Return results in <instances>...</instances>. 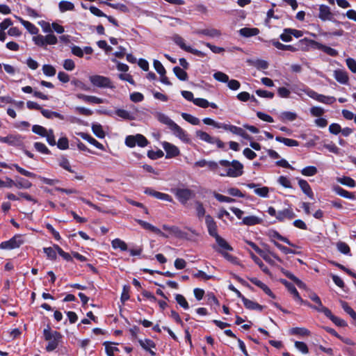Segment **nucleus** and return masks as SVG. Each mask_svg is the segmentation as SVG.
I'll return each mask as SVG.
<instances>
[{
  "label": "nucleus",
  "instance_id": "nucleus-1",
  "mask_svg": "<svg viewBox=\"0 0 356 356\" xmlns=\"http://www.w3.org/2000/svg\"><path fill=\"white\" fill-rule=\"evenodd\" d=\"M219 164L225 168L222 172L218 170V175L221 177H237L243 173V165L237 160H233L232 162L220 160Z\"/></svg>",
  "mask_w": 356,
  "mask_h": 356
},
{
  "label": "nucleus",
  "instance_id": "nucleus-2",
  "mask_svg": "<svg viewBox=\"0 0 356 356\" xmlns=\"http://www.w3.org/2000/svg\"><path fill=\"white\" fill-rule=\"evenodd\" d=\"M43 335L44 339L48 341L46 346L47 352H51L58 348L62 339V334L59 332L51 330L49 327H47L44 330Z\"/></svg>",
  "mask_w": 356,
  "mask_h": 356
},
{
  "label": "nucleus",
  "instance_id": "nucleus-3",
  "mask_svg": "<svg viewBox=\"0 0 356 356\" xmlns=\"http://www.w3.org/2000/svg\"><path fill=\"white\" fill-rule=\"evenodd\" d=\"M302 90L309 97L318 101V102L330 105L336 102V98L334 97L318 94L309 88H304Z\"/></svg>",
  "mask_w": 356,
  "mask_h": 356
},
{
  "label": "nucleus",
  "instance_id": "nucleus-4",
  "mask_svg": "<svg viewBox=\"0 0 356 356\" xmlns=\"http://www.w3.org/2000/svg\"><path fill=\"white\" fill-rule=\"evenodd\" d=\"M89 79L94 86L104 88H115V86L108 77L101 75H92L89 77Z\"/></svg>",
  "mask_w": 356,
  "mask_h": 356
},
{
  "label": "nucleus",
  "instance_id": "nucleus-5",
  "mask_svg": "<svg viewBox=\"0 0 356 356\" xmlns=\"http://www.w3.org/2000/svg\"><path fill=\"white\" fill-rule=\"evenodd\" d=\"M125 144L129 147H134L136 145L144 147L148 145V140L142 134H138L135 136H128L125 138Z\"/></svg>",
  "mask_w": 356,
  "mask_h": 356
},
{
  "label": "nucleus",
  "instance_id": "nucleus-6",
  "mask_svg": "<svg viewBox=\"0 0 356 356\" xmlns=\"http://www.w3.org/2000/svg\"><path fill=\"white\" fill-rule=\"evenodd\" d=\"M24 243V241L23 240L22 236L20 234H16L10 240L1 242L0 243V248L13 250L19 248Z\"/></svg>",
  "mask_w": 356,
  "mask_h": 356
},
{
  "label": "nucleus",
  "instance_id": "nucleus-7",
  "mask_svg": "<svg viewBox=\"0 0 356 356\" xmlns=\"http://www.w3.org/2000/svg\"><path fill=\"white\" fill-rule=\"evenodd\" d=\"M173 41L181 49H183L187 52L191 53V54H193L195 56H197L199 57H204L206 56V54L204 52L199 51L197 49H193V48L191 47L190 46H187L185 44L184 39L178 35H175L173 36Z\"/></svg>",
  "mask_w": 356,
  "mask_h": 356
},
{
  "label": "nucleus",
  "instance_id": "nucleus-8",
  "mask_svg": "<svg viewBox=\"0 0 356 356\" xmlns=\"http://www.w3.org/2000/svg\"><path fill=\"white\" fill-rule=\"evenodd\" d=\"M175 195L178 200L182 204H185L186 202L195 196L194 191L189 188H178L175 190Z\"/></svg>",
  "mask_w": 356,
  "mask_h": 356
},
{
  "label": "nucleus",
  "instance_id": "nucleus-9",
  "mask_svg": "<svg viewBox=\"0 0 356 356\" xmlns=\"http://www.w3.org/2000/svg\"><path fill=\"white\" fill-rule=\"evenodd\" d=\"M304 42H307L311 44L316 45L318 49L323 51V52L326 53L329 56H337L338 55V51L336 49H334L330 47L320 44L314 40H307L305 38L303 40H300L299 41L300 43H302Z\"/></svg>",
  "mask_w": 356,
  "mask_h": 356
},
{
  "label": "nucleus",
  "instance_id": "nucleus-10",
  "mask_svg": "<svg viewBox=\"0 0 356 356\" xmlns=\"http://www.w3.org/2000/svg\"><path fill=\"white\" fill-rule=\"evenodd\" d=\"M220 129H223L226 131H229L234 134L241 136L242 138L250 140L251 137L241 127L232 125L222 123L220 125Z\"/></svg>",
  "mask_w": 356,
  "mask_h": 356
},
{
  "label": "nucleus",
  "instance_id": "nucleus-11",
  "mask_svg": "<svg viewBox=\"0 0 356 356\" xmlns=\"http://www.w3.org/2000/svg\"><path fill=\"white\" fill-rule=\"evenodd\" d=\"M0 142L11 146H20L22 145V137L19 134H9L7 136H0Z\"/></svg>",
  "mask_w": 356,
  "mask_h": 356
},
{
  "label": "nucleus",
  "instance_id": "nucleus-12",
  "mask_svg": "<svg viewBox=\"0 0 356 356\" xmlns=\"http://www.w3.org/2000/svg\"><path fill=\"white\" fill-rule=\"evenodd\" d=\"M170 130L172 131L175 136L179 138L184 143H189L191 142L189 135L177 124L175 123L170 128Z\"/></svg>",
  "mask_w": 356,
  "mask_h": 356
},
{
  "label": "nucleus",
  "instance_id": "nucleus-13",
  "mask_svg": "<svg viewBox=\"0 0 356 356\" xmlns=\"http://www.w3.org/2000/svg\"><path fill=\"white\" fill-rule=\"evenodd\" d=\"M205 222L209 235L213 236L214 238L218 236L219 235L217 232L218 227L216 222L214 221L213 218L210 215L206 216Z\"/></svg>",
  "mask_w": 356,
  "mask_h": 356
},
{
  "label": "nucleus",
  "instance_id": "nucleus-14",
  "mask_svg": "<svg viewBox=\"0 0 356 356\" xmlns=\"http://www.w3.org/2000/svg\"><path fill=\"white\" fill-rule=\"evenodd\" d=\"M318 17L322 21H333L334 14L331 12L329 6L321 5L319 6Z\"/></svg>",
  "mask_w": 356,
  "mask_h": 356
},
{
  "label": "nucleus",
  "instance_id": "nucleus-15",
  "mask_svg": "<svg viewBox=\"0 0 356 356\" xmlns=\"http://www.w3.org/2000/svg\"><path fill=\"white\" fill-rule=\"evenodd\" d=\"M136 222L145 229L154 232L162 237L168 238V236L161 232L159 228L143 220H136Z\"/></svg>",
  "mask_w": 356,
  "mask_h": 356
},
{
  "label": "nucleus",
  "instance_id": "nucleus-16",
  "mask_svg": "<svg viewBox=\"0 0 356 356\" xmlns=\"http://www.w3.org/2000/svg\"><path fill=\"white\" fill-rule=\"evenodd\" d=\"M144 193L146 195L153 196L155 198L159 199V200H165V201H168V202L172 201V197L170 195H169L168 194L156 191L151 188H146L144 191Z\"/></svg>",
  "mask_w": 356,
  "mask_h": 356
},
{
  "label": "nucleus",
  "instance_id": "nucleus-17",
  "mask_svg": "<svg viewBox=\"0 0 356 356\" xmlns=\"http://www.w3.org/2000/svg\"><path fill=\"white\" fill-rule=\"evenodd\" d=\"M89 10H90V13L92 14H93L94 15H95L97 17H106V18H107L108 22H111V24H113L115 26H117V27L119 26V24H118V21L115 18H113L112 16L106 15L98 8H97L94 6H90Z\"/></svg>",
  "mask_w": 356,
  "mask_h": 356
},
{
  "label": "nucleus",
  "instance_id": "nucleus-18",
  "mask_svg": "<svg viewBox=\"0 0 356 356\" xmlns=\"http://www.w3.org/2000/svg\"><path fill=\"white\" fill-rule=\"evenodd\" d=\"M162 146L166 152V158L175 157L180 153L177 147L168 142H163Z\"/></svg>",
  "mask_w": 356,
  "mask_h": 356
},
{
  "label": "nucleus",
  "instance_id": "nucleus-19",
  "mask_svg": "<svg viewBox=\"0 0 356 356\" xmlns=\"http://www.w3.org/2000/svg\"><path fill=\"white\" fill-rule=\"evenodd\" d=\"M295 217L296 214L290 206L282 211H279L277 212V216H276V218L281 222L286 219L291 220Z\"/></svg>",
  "mask_w": 356,
  "mask_h": 356
},
{
  "label": "nucleus",
  "instance_id": "nucleus-20",
  "mask_svg": "<svg viewBox=\"0 0 356 356\" xmlns=\"http://www.w3.org/2000/svg\"><path fill=\"white\" fill-rule=\"evenodd\" d=\"M195 167L204 168L207 166L210 170L216 172L218 173V170L219 169L218 164L217 162L213 161H207L205 159H202L198 161H196L194 163Z\"/></svg>",
  "mask_w": 356,
  "mask_h": 356
},
{
  "label": "nucleus",
  "instance_id": "nucleus-21",
  "mask_svg": "<svg viewBox=\"0 0 356 356\" xmlns=\"http://www.w3.org/2000/svg\"><path fill=\"white\" fill-rule=\"evenodd\" d=\"M76 97L83 100L86 103L99 104L104 103V99L95 96L86 95L84 94L79 93L76 95Z\"/></svg>",
  "mask_w": 356,
  "mask_h": 356
},
{
  "label": "nucleus",
  "instance_id": "nucleus-22",
  "mask_svg": "<svg viewBox=\"0 0 356 356\" xmlns=\"http://www.w3.org/2000/svg\"><path fill=\"white\" fill-rule=\"evenodd\" d=\"M79 135L81 136V138H83V140L88 141L89 143H90L91 145H94L97 149H101V150H104V145L102 143H99L96 139L92 138L88 134L84 133V132H81V133L79 134Z\"/></svg>",
  "mask_w": 356,
  "mask_h": 356
},
{
  "label": "nucleus",
  "instance_id": "nucleus-23",
  "mask_svg": "<svg viewBox=\"0 0 356 356\" xmlns=\"http://www.w3.org/2000/svg\"><path fill=\"white\" fill-rule=\"evenodd\" d=\"M245 307L250 310L262 311L264 307L256 302L246 298L245 296L241 299Z\"/></svg>",
  "mask_w": 356,
  "mask_h": 356
},
{
  "label": "nucleus",
  "instance_id": "nucleus-24",
  "mask_svg": "<svg viewBox=\"0 0 356 356\" xmlns=\"http://www.w3.org/2000/svg\"><path fill=\"white\" fill-rule=\"evenodd\" d=\"M298 185L306 195H307L311 199H314V193L311 186L306 180L302 179H299Z\"/></svg>",
  "mask_w": 356,
  "mask_h": 356
},
{
  "label": "nucleus",
  "instance_id": "nucleus-25",
  "mask_svg": "<svg viewBox=\"0 0 356 356\" xmlns=\"http://www.w3.org/2000/svg\"><path fill=\"white\" fill-rule=\"evenodd\" d=\"M15 17L20 22V23L26 29V30L33 35L38 33V29L32 23L29 21L23 19L20 17L15 16Z\"/></svg>",
  "mask_w": 356,
  "mask_h": 356
},
{
  "label": "nucleus",
  "instance_id": "nucleus-26",
  "mask_svg": "<svg viewBox=\"0 0 356 356\" xmlns=\"http://www.w3.org/2000/svg\"><path fill=\"white\" fill-rule=\"evenodd\" d=\"M334 79L342 84H346L348 82V76L346 72L341 70H337L334 72Z\"/></svg>",
  "mask_w": 356,
  "mask_h": 356
},
{
  "label": "nucleus",
  "instance_id": "nucleus-27",
  "mask_svg": "<svg viewBox=\"0 0 356 356\" xmlns=\"http://www.w3.org/2000/svg\"><path fill=\"white\" fill-rule=\"evenodd\" d=\"M238 32L241 36L249 38L258 35L259 33V30L257 28L244 27L241 29Z\"/></svg>",
  "mask_w": 356,
  "mask_h": 356
},
{
  "label": "nucleus",
  "instance_id": "nucleus-28",
  "mask_svg": "<svg viewBox=\"0 0 356 356\" xmlns=\"http://www.w3.org/2000/svg\"><path fill=\"white\" fill-rule=\"evenodd\" d=\"M272 44L274 47H275L277 49H278L280 50L290 51L291 52H296V51H298V49L293 47V45L284 44L280 42L279 41L273 40Z\"/></svg>",
  "mask_w": 356,
  "mask_h": 356
},
{
  "label": "nucleus",
  "instance_id": "nucleus-29",
  "mask_svg": "<svg viewBox=\"0 0 356 356\" xmlns=\"http://www.w3.org/2000/svg\"><path fill=\"white\" fill-rule=\"evenodd\" d=\"M40 112L44 118H48V119H52L54 118H57L62 120H65L64 115H61L59 113L55 112V111H50L48 109H44L42 108Z\"/></svg>",
  "mask_w": 356,
  "mask_h": 356
},
{
  "label": "nucleus",
  "instance_id": "nucleus-30",
  "mask_svg": "<svg viewBox=\"0 0 356 356\" xmlns=\"http://www.w3.org/2000/svg\"><path fill=\"white\" fill-rule=\"evenodd\" d=\"M261 222V218L254 216H250L243 218L241 223L248 226H253L260 224Z\"/></svg>",
  "mask_w": 356,
  "mask_h": 356
},
{
  "label": "nucleus",
  "instance_id": "nucleus-31",
  "mask_svg": "<svg viewBox=\"0 0 356 356\" xmlns=\"http://www.w3.org/2000/svg\"><path fill=\"white\" fill-rule=\"evenodd\" d=\"M197 33L207 35L211 38L219 37L221 35V32L216 29H205L199 30Z\"/></svg>",
  "mask_w": 356,
  "mask_h": 356
},
{
  "label": "nucleus",
  "instance_id": "nucleus-32",
  "mask_svg": "<svg viewBox=\"0 0 356 356\" xmlns=\"http://www.w3.org/2000/svg\"><path fill=\"white\" fill-rule=\"evenodd\" d=\"M195 135L197 138H199L201 140L207 142L209 144H213V140L215 137L211 136L209 134L205 131L197 130L195 132Z\"/></svg>",
  "mask_w": 356,
  "mask_h": 356
},
{
  "label": "nucleus",
  "instance_id": "nucleus-33",
  "mask_svg": "<svg viewBox=\"0 0 356 356\" xmlns=\"http://www.w3.org/2000/svg\"><path fill=\"white\" fill-rule=\"evenodd\" d=\"M279 118L284 122L286 121L292 122L297 118V114L291 111H284L280 113Z\"/></svg>",
  "mask_w": 356,
  "mask_h": 356
},
{
  "label": "nucleus",
  "instance_id": "nucleus-34",
  "mask_svg": "<svg viewBox=\"0 0 356 356\" xmlns=\"http://www.w3.org/2000/svg\"><path fill=\"white\" fill-rule=\"evenodd\" d=\"M14 186L17 188H30L32 186V184L27 179L22 177H19L14 181Z\"/></svg>",
  "mask_w": 356,
  "mask_h": 356
},
{
  "label": "nucleus",
  "instance_id": "nucleus-35",
  "mask_svg": "<svg viewBox=\"0 0 356 356\" xmlns=\"http://www.w3.org/2000/svg\"><path fill=\"white\" fill-rule=\"evenodd\" d=\"M100 3H104L112 8L118 10L122 13H127L129 12V8L125 5L122 3H111L107 1H100Z\"/></svg>",
  "mask_w": 356,
  "mask_h": 356
},
{
  "label": "nucleus",
  "instance_id": "nucleus-36",
  "mask_svg": "<svg viewBox=\"0 0 356 356\" xmlns=\"http://www.w3.org/2000/svg\"><path fill=\"white\" fill-rule=\"evenodd\" d=\"M282 282L287 288L289 291L293 296V297L296 300H300V296L298 290L296 289V288L295 287V286L293 284L289 282L286 280H283V281H282Z\"/></svg>",
  "mask_w": 356,
  "mask_h": 356
},
{
  "label": "nucleus",
  "instance_id": "nucleus-37",
  "mask_svg": "<svg viewBox=\"0 0 356 356\" xmlns=\"http://www.w3.org/2000/svg\"><path fill=\"white\" fill-rule=\"evenodd\" d=\"M275 140L278 142L284 143L288 147H297L299 145L298 141L291 138L276 136Z\"/></svg>",
  "mask_w": 356,
  "mask_h": 356
},
{
  "label": "nucleus",
  "instance_id": "nucleus-38",
  "mask_svg": "<svg viewBox=\"0 0 356 356\" xmlns=\"http://www.w3.org/2000/svg\"><path fill=\"white\" fill-rule=\"evenodd\" d=\"M173 72L176 76L181 81H186L188 79V74L184 70V69H181L179 66H175L173 67Z\"/></svg>",
  "mask_w": 356,
  "mask_h": 356
},
{
  "label": "nucleus",
  "instance_id": "nucleus-39",
  "mask_svg": "<svg viewBox=\"0 0 356 356\" xmlns=\"http://www.w3.org/2000/svg\"><path fill=\"white\" fill-rule=\"evenodd\" d=\"M58 8L61 13H64L68 10H74V5L72 2L67 1H61L58 3Z\"/></svg>",
  "mask_w": 356,
  "mask_h": 356
},
{
  "label": "nucleus",
  "instance_id": "nucleus-40",
  "mask_svg": "<svg viewBox=\"0 0 356 356\" xmlns=\"http://www.w3.org/2000/svg\"><path fill=\"white\" fill-rule=\"evenodd\" d=\"M111 245H112L113 248H114V249L119 248L122 251H127L128 250L127 243L124 241H122L120 238H115V239L113 240L111 242Z\"/></svg>",
  "mask_w": 356,
  "mask_h": 356
},
{
  "label": "nucleus",
  "instance_id": "nucleus-41",
  "mask_svg": "<svg viewBox=\"0 0 356 356\" xmlns=\"http://www.w3.org/2000/svg\"><path fill=\"white\" fill-rule=\"evenodd\" d=\"M343 309L349 314L354 321V324L356 326V312L348 305V302L345 301L341 302Z\"/></svg>",
  "mask_w": 356,
  "mask_h": 356
},
{
  "label": "nucleus",
  "instance_id": "nucleus-42",
  "mask_svg": "<svg viewBox=\"0 0 356 356\" xmlns=\"http://www.w3.org/2000/svg\"><path fill=\"white\" fill-rule=\"evenodd\" d=\"M343 309L349 314L354 321V324L356 326V312L348 305V302L345 301L341 302Z\"/></svg>",
  "mask_w": 356,
  "mask_h": 356
},
{
  "label": "nucleus",
  "instance_id": "nucleus-43",
  "mask_svg": "<svg viewBox=\"0 0 356 356\" xmlns=\"http://www.w3.org/2000/svg\"><path fill=\"white\" fill-rule=\"evenodd\" d=\"M343 309L349 314L354 321V324L356 326V312L348 305V302L345 301L341 302Z\"/></svg>",
  "mask_w": 356,
  "mask_h": 356
},
{
  "label": "nucleus",
  "instance_id": "nucleus-44",
  "mask_svg": "<svg viewBox=\"0 0 356 356\" xmlns=\"http://www.w3.org/2000/svg\"><path fill=\"white\" fill-rule=\"evenodd\" d=\"M292 335L309 336L310 331L305 327H293L289 331Z\"/></svg>",
  "mask_w": 356,
  "mask_h": 356
},
{
  "label": "nucleus",
  "instance_id": "nucleus-45",
  "mask_svg": "<svg viewBox=\"0 0 356 356\" xmlns=\"http://www.w3.org/2000/svg\"><path fill=\"white\" fill-rule=\"evenodd\" d=\"M337 181L340 184L353 188L356 186L355 181L350 177L343 176L342 177H338Z\"/></svg>",
  "mask_w": 356,
  "mask_h": 356
},
{
  "label": "nucleus",
  "instance_id": "nucleus-46",
  "mask_svg": "<svg viewBox=\"0 0 356 356\" xmlns=\"http://www.w3.org/2000/svg\"><path fill=\"white\" fill-rule=\"evenodd\" d=\"M282 273L286 277H288L289 279L292 280L293 282H295L298 287L301 288L305 286V284L300 280H299L296 276H295L293 273H291L289 270H283Z\"/></svg>",
  "mask_w": 356,
  "mask_h": 356
},
{
  "label": "nucleus",
  "instance_id": "nucleus-47",
  "mask_svg": "<svg viewBox=\"0 0 356 356\" xmlns=\"http://www.w3.org/2000/svg\"><path fill=\"white\" fill-rule=\"evenodd\" d=\"M334 191L340 196L348 198V199H353L355 195L348 191L344 190L343 188L337 186L334 188Z\"/></svg>",
  "mask_w": 356,
  "mask_h": 356
},
{
  "label": "nucleus",
  "instance_id": "nucleus-48",
  "mask_svg": "<svg viewBox=\"0 0 356 356\" xmlns=\"http://www.w3.org/2000/svg\"><path fill=\"white\" fill-rule=\"evenodd\" d=\"M92 131L93 134L99 138H104L105 137V133L103 130L102 126L100 124H92Z\"/></svg>",
  "mask_w": 356,
  "mask_h": 356
},
{
  "label": "nucleus",
  "instance_id": "nucleus-49",
  "mask_svg": "<svg viewBox=\"0 0 356 356\" xmlns=\"http://www.w3.org/2000/svg\"><path fill=\"white\" fill-rule=\"evenodd\" d=\"M157 119L160 122L168 125L170 129L175 123L168 115H166L163 113H158Z\"/></svg>",
  "mask_w": 356,
  "mask_h": 356
},
{
  "label": "nucleus",
  "instance_id": "nucleus-50",
  "mask_svg": "<svg viewBox=\"0 0 356 356\" xmlns=\"http://www.w3.org/2000/svg\"><path fill=\"white\" fill-rule=\"evenodd\" d=\"M196 215L199 219H202L206 213L203 204L200 201L195 202Z\"/></svg>",
  "mask_w": 356,
  "mask_h": 356
},
{
  "label": "nucleus",
  "instance_id": "nucleus-51",
  "mask_svg": "<svg viewBox=\"0 0 356 356\" xmlns=\"http://www.w3.org/2000/svg\"><path fill=\"white\" fill-rule=\"evenodd\" d=\"M12 167L15 168L17 171L18 172H19L21 175H24V176H26V177H30V178H35L37 177V175L33 173V172H29L24 168H22V167H20L19 165L17 164H12Z\"/></svg>",
  "mask_w": 356,
  "mask_h": 356
},
{
  "label": "nucleus",
  "instance_id": "nucleus-52",
  "mask_svg": "<svg viewBox=\"0 0 356 356\" xmlns=\"http://www.w3.org/2000/svg\"><path fill=\"white\" fill-rule=\"evenodd\" d=\"M115 114L120 118H122V119L124 120H132L134 119V117L131 113L124 109H117L115 111Z\"/></svg>",
  "mask_w": 356,
  "mask_h": 356
},
{
  "label": "nucleus",
  "instance_id": "nucleus-53",
  "mask_svg": "<svg viewBox=\"0 0 356 356\" xmlns=\"http://www.w3.org/2000/svg\"><path fill=\"white\" fill-rule=\"evenodd\" d=\"M216 243L222 249L226 250L232 251L233 248L232 246L220 236H217L215 238Z\"/></svg>",
  "mask_w": 356,
  "mask_h": 356
},
{
  "label": "nucleus",
  "instance_id": "nucleus-54",
  "mask_svg": "<svg viewBox=\"0 0 356 356\" xmlns=\"http://www.w3.org/2000/svg\"><path fill=\"white\" fill-rule=\"evenodd\" d=\"M271 241L273 243V244L280 250L282 251L284 254H298L299 252H296L295 250H292V249H290L287 247H285L284 245H282V244L279 243L278 242L274 241V240H271Z\"/></svg>",
  "mask_w": 356,
  "mask_h": 356
},
{
  "label": "nucleus",
  "instance_id": "nucleus-55",
  "mask_svg": "<svg viewBox=\"0 0 356 356\" xmlns=\"http://www.w3.org/2000/svg\"><path fill=\"white\" fill-rule=\"evenodd\" d=\"M138 343L141 346V347L145 350H149L151 348H155V343L149 339H146L145 340L139 339Z\"/></svg>",
  "mask_w": 356,
  "mask_h": 356
},
{
  "label": "nucleus",
  "instance_id": "nucleus-56",
  "mask_svg": "<svg viewBox=\"0 0 356 356\" xmlns=\"http://www.w3.org/2000/svg\"><path fill=\"white\" fill-rule=\"evenodd\" d=\"M181 117L186 121H187L188 122L191 123L193 125H197L200 122V120L197 118L194 117L192 115L188 114V113H181Z\"/></svg>",
  "mask_w": 356,
  "mask_h": 356
},
{
  "label": "nucleus",
  "instance_id": "nucleus-57",
  "mask_svg": "<svg viewBox=\"0 0 356 356\" xmlns=\"http://www.w3.org/2000/svg\"><path fill=\"white\" fill-rule=\"evenodd\" d=\"M252 259L259 266V268L266 273H268V268L264 265L262 261L253 252H250Z\"/></svg>",
  "mask_w": 356,
  "mask_h": 356
},
{
  "label": "nucleus",
  "instance_id": "nucleus-58",
  "mask_svg": "<svg viewBox=\"0 0 356 356\" xmlns=\"http://www.w3.org/2000/svg\"><path fill=\"white\" fill-rule=\"evenodd\" d=\"M32 131L35 134L44 137L47 135V130L42 126L35 124L32 127Z\"/></svg>",
  "mask_w": 356,
  "mask_h": 356
},
{
  "label": "nucleus",
  "instance_id": "nucleus-59",
  "mask_svg": "<svg viewBox=\"0 0 356 356\" xmlns=\"http://www.w3.org/2000/svg\"><path fill=\"white\" fill-rule=\"evenodd\" d=\"M317 172L318 170L315 166H307L301 170V173L304 176H314Z\"/></svg>",
  "mask_w": 356,
  "mask_h": 356
},
{
  "label": "nucleus",
  "instance_id": "nucleus-60",
  "mask_svg": "<svg viewBox=\"0 0 356 356\" xmlns=\"http://www.w3.org/2000/svg\"><path fill=\"white\" fill-rule=\"evenodd\" d=\"M43 73L47 76H53L56 74V70L54 67L51 65H44L42 66Z\"/></svg>",
  "mask_w": 356,
  "mask_h": 356
},
{
  "label": "nucleus",
  "instance_id": "nucleus-61",
  "mask_svg": "<svg viewBox=\"0 0 356 356\" xmlns=\"http://www.w3.org/2000/svg\"><path fill=\"white\" fill-rule=\"evenodd\" d=\"M175 300L184 309H188L189 308L188 303L184 296L181 294H177L175 296Z\"/></svg>",
  "mask_w": 356,
  "mask_h": 356
},
{
  "label": "nucleus",
  "instance_id": "nucleus-62",
  "mask_svg": "<svg viewBox=\"0 0 356 356\" xmlns=\"http://www.w3.org/2000/svg\"><path fill=\"white\" fill-rule=\"evenodd\" d=\"M34 147L35 148V149L38 152H39L40 153H42V154H50V151L49 150V149L42 143H40V142L35 143H34Z\"/></svg>",
  "mask_w": 356,
  "mask_h": 356
},
{
  "label": "nucleus",
  "instance_id": "nucleus-63",
  "mask_svg": "<svg viewBox=\"0 0 356 356\" xmlns=\"http://www.w3.org/2000/svg\"><path fill=\"white\" fill-rule=\"evenodd\" d=\"M337 250L343 253V254H348L350 253V248L348 246V245L344 242H342V241H339L337 243Z\"/></svg>",
  "mask_w": 356,
  "mask_h": 356
},
{
  "label": "nucleus",
  "instance_id": "nucleus-64",
  "mask_svg": "<svg viewBox=\"0 0 356 356\" xmlns=\"http://www.w3.org/2000/svg\"><path fill=\"white\" fill-rule=\"evenodd\" d=\"M213 76L216 80L222 83H227L229 81V76L222 72H217Z\"/></svg>",
  "mask_w": 356,
  "mask_h": 356
}]
</instances>
